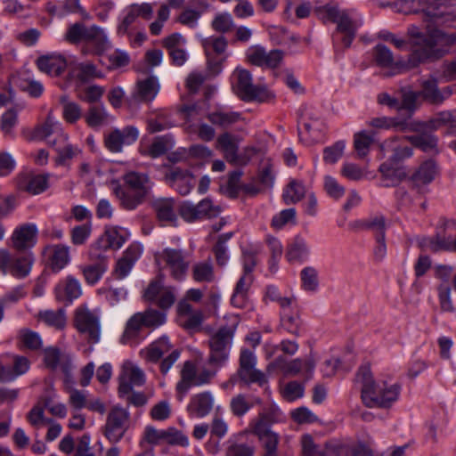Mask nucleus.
I'll use <instances>...</instances> for the list:
<instances>
[{"label":"nucleus","instance_id":"obj_61","mask_svg":"<svg viewBox=\"0 0 456 456\" xmlns=\"http://www.w3.org/2000/svg\"><path fill=\"white\" fill-rule=\"evenodd\" d=\"M170 17V8L167 4H162L157 12V20L151 23L150 31L158 36L161 33L165 22Z\"/></svg>","mask_w":456,"mask_h":456},{"label":"nucleus","instance_id":"obj_51","mask_svg":"<svg viewBox=\"0 0 456 456\" xmlns=\"http://www.w3.org/2000/svg\"><path fill=\"white\" fill-rule=\"evenodd\" d=\"M374 134L368 133L366 131H361L354 134V149L357 152V155L360 158L365 157L370 150V146L373 142Z\"/></svg>","mask_w":456,"mask_h":456},{"label":"nucleus","instance_id":"obj_7","mask_svg":"<svg viewBox=\"0 0 456 456\" xmlns=\"http://www.w3.org/2000/svg\"><path fill=\"white\" fill-rule=\"evenodd\" d=\"M219 369L208 363L206 365L196 364L191 361L184 362L180 370V379L175 386L178 401L182 402L192 387H201L209 384Z\"/></svg>","mask_w":456,"mask_h":456},{"label":"nucleus","instance_id":"obj_32","mask_svg":"<svg viewBox=\"0 0 456 456\" xmlns=\"http://www.w3.org/2000/svg\"><path fill=\"white\" fill-rule=\"evenodd\" d=\"M172 346L167 337H161L148 346L141 349L140 355L147 362H157L166 354L169 353Z\"/></svg>","mask_w":456,"mask_h":456},{"label":"nucleus","instance_id":"obj_10","mask_svg":"<svg viewBox=\"0 0 456 456\" xmlns=\"http://www.w3.org/2000/svg\"><path fill=\"white\" fill-rule=\"evenodd\" d=\"M235 327H222L209 338L210 353L208 363L222 368L228 362Z\"/></svg>","mask_w":456,"mask_h":456},{"label":"nucleus","instance_id":"obj_47","mask_svg":"<svg viewBox=\"0 0 456 456\" xmlns=\"http://www.w3.org/2000/svg\"><path fill=\"white\" fill-rule=\"evenodd\" d=\"M30 367V362L28 358L24 356H15L13 362V373H11L8 370L2 368V373L0 374V380L11 381L16 377L25 374Z\"/></svg>","mask_w":456,"mask_h":456},{"label":"nucleus","instance_id":"obj_28","mask_svg":"<svg viewBox=\"0 0 456 456\" xmlns=\"http://www.w3.org/2000/svg\"><path fill=\"white\" fill-rule=\"evenodd\" d=\"M67 60L61 53H50L40 56L37 60V65L40 71L50 76H60L67 68Z\"/></svg>","mask_w":456,"mask_h":456},{"label":"nucleus","instance_id":"obj_5","mask_svg":"<svg viewBox=\"0 0 456 456\" xmlns=\"http://www.w3.org/2000/svg\"><path fill=\"white\" fill-rule=\"evenodd\" d=\"M126 187L117 186L114 193L120 201V205L126 210H134L142 203L149 194L152 182L145 173L131 171L124 177Z\"/></svg>","mask_w":456,"mask_h":456},{"label":"nucleus","instance_id":"obj_9","mask_svg":"<svg viewBox=\"0 0 456 456\" xmlns=\"http://www.w3.org/2000/svg\"><path fill=\"white\" fill-rule=\"evenodd\" d=\"M232 83L234 92L243 100L265 102L274 97L266 86L254 85L251 73L243 68L234 69Z\"/></svg>","mask_w":456,"mask_h":456},{"label":"nucleus","instance_id":"obj_17","mask_svg":"<svg viewBox=\"0 0 456 456\" xmlns=\"http://www.w3.org/2000/svg\"><path fill=\"white\" fill-rule=\"evenodd\" d=\"M129 420L127 409L116 405L108 414L105 424V436L113 443L118 442L124 436Z\"/></svg>","mask_w":456,"mask_h":456},{"label":"nucleus","instance_id":"obj_29","mask_svg":"<svg viewBox=\"0 0 456 456\" xmlns=\"http://www.w3.org/2000/svg\"><path fill=\"white\" fill-rule=\"evenodd\" d=\"M35 134L40 139H48L56 134L61 142H67L69 135L63 131L61 123L50 111L46 119L35 130Z\"/></svg>","mask_w":456,"mask_h":456},{"label":"nucleus","instance_id":"obj_56","mask_svg":"<svg viewBox=\"0 0 456 456\" xmlns=\"http://www.w3.org/2000/svg\"><path fill=\"white\" fill-rule=\"evenodd\" d=\"M345 148L344 141H338L331 146L326 147L323 150V161L330 165L337 163L343 156Z\"/></svg>","mask_w":456,"mask_h":456},{"label":"nucleus","instance_id":"obj_30","mask_svg":"<svg viewBox=\"0 0 456 456\" xmlns=\"http://www.w3.org/2000/svg\"><path fill=\"white\" fill-rule=\"evenodd\" d=\"M372 57L375 64L380 68L392 69L387 76H394L401 73L403 67L395 61L393 53L384 45H377L372 50Z\"/></svg>","mask_w":456,"mask_h":456},{"label":"nucleus","instance_id":"obj_26","mask_svg":"<svg viewBox=\"0 0 456 456\" xmlns=\"http://www.w3.org/2000/svg\"><path fill=\"white\" fill-rule=\"evenodd\" d=\"M49 174H22L17 177V186L21 191L37 195L49 187Z\"/></svg>","mask_w":456,"mask_h":456},{"label":"nucleus","instance_id":"obj_54","mask_svg":"<svg viewBox=\"0 0 456 456\" xmlns=\"http://www.w3.org/2000/svg\"><path fill=\"white\" fill-rule=\"evenodd\" d=\"M361 226L370 230L374 234L375 238L386 237V221L382 216L370 217L362 221Z\"/></svg>","mask_w":456,"mask_h":456},{"label":"nucleus","instance_id":"obj_38","mask_svg":"<svg viewBox=\"0 0 456 456\" xmlns=\"http://www.w3.org/2000/svg\"><path fill=\"white\" fill-rule=\"evenodd\" d=\"M38 320L45 325L56 330H62L67 323L66 312L60 308L57 310H43L38 313Z\"/></svg>","mask_w":456,"mask_h":456},{"label":"nucleus","instance_id":"obj_44","mask_svg":"<svg viewBox=\"0 0 456 456\" xmlns=\"http://www.w3.org/2000/svg\"><path fill=\"white\" fill-rule=\"evenodd\" d=\"M419 93L420 97L433 104L442 103L440 89L435 78L423 80L421 82V91Z\"/></svg>","mask_w":456,"mask_h":456},{"label":"nucleus","instance_id":"obj_62","mask_svg":"<svg viewBox=\"0 0 456 456\" xmlns=\"http://www.w3.org/2000/svg\"><path fill=\"white\" fill-rule=\"evenodd\" d=\"M27 419L29 424L36 428H40L43 426L46 425V423L52 422L51 419H47L45 416V410L43 406L37 404L35 405L28 413Z\"/></svg>","mask_w":456,"mask_h":456},{"label":"nucleus","instance_id":"obj_11","mask_svg":"<svg viewBox=\"0 0 456 456\" xmlns=\"http://www.w3.org/2000/svg\"><path fill=\"white\" fill-rule=\"evenodd\" d=\"M34 257L31 253L12 256L7 249H0V271L15 278H25L31 271Z\"/></svg>","mask_w":456,"mask_h":456},{"label":"nucleus","instance_id":"obj_20","mask_svg":"<svg viewBox=\"0 0 456 456\" xmlns=\"http://www.w3.org/2000/svg\"><path fill=\"white\" fill-rule=\"evenodd\" d=\"M246 57L253 65L274 69L281 64L284 53L278 49L267 52L263 46L256 45L248 48Z\"/></svg>","mask_w":456,"mask_h":456},{"label":"nucleus","instance_id":"obj_4","mask_svg":"<svg viewBox=\"0 0 456 456\" xmlns=\"http://www.w3.org/2000/svg\"><path fill=\"white\" fill-rule=\"evenodd\" d=\"M410 43L412 47V57L419 62L424 61L441 50L436 47L456 44V33L447 34L437 28H428L427 34L419 28L411 26L408 29Z\"/></svg>","mask_w":456,"mask_h":456},{"label":"nucleus","instance_id":"obj_46","mask_svg":"<svg viewBox=\"0 0 456 456\" xmlns=\"http://www.w3.org/2000/svg\"><path fill=\"white\" fill-rule=\"evenodd\" d=\"M241 435H234L227 441L225 450L226 456H254V447L247 444L238 443V439Z\"/></svg>","mask_w":456,"mask_h":456},{"label":"nucleus","instance_id":"obj_52","mask_svg":"<svg viewBox=\"0 0 456 456\" xmlns=\"http://www.w3.org/2000/svg\"><path fill=\"white\" fill-rule=\"evenodd\" d=\"M62 145H57L56 142H50L53 146H55V150L58 153V159L61 163H65L68 160H70L77 156H78L81 152V150L75 145L68 143L67 142H61Z\"/></svg>","mask_w":456,"mask_h":456},{"label":"nucleus","instance_id":"obj_34","mask_svg":"<svg viewBox=\"0 0 456 456\" xmlns=\"http://www.w3.org/2000/svg\"><path fill=\"white\" fill-rule=\"evenodd\" d=\"M85 43L102 53L110 47V42L105 30L98 26L88 27Z\"/></svg>","mask_w":456,"mask_h":456},{"label":"nucleus","instance_id":"obj_25","mask_svg":"<svg viewBox=\"0 0 456 456\" xmlns=\"http://www.w3.org/2000/svg\"><path fill=\"white\" fill-rule=\"evenodd\" d=\"M214 404L213 393L203 391L191 396L186 410L191 418L202 419L212 411Z\"/></svg>","mask_w":456,"mask_h":456},{"label":"nucleus","instance_id":"obj_31","mask_svg":"<svg viewBox=\"0 0 456 456\" xmlns=\"http://www.w3.org/2000/svg\"><path fill=\"white\" fill-rule=\"evenodd\" d=\"M310 256V247L307 241L301 236H296L288 245L285 254L289 263H303Z\"/></svg>","mask_w":456,"mask_h":456},{"label":"nucleus","instance_id":"obj_48","mask_svg":"<svg viewBox=\"0 0 456 456\" xmlns=\"http://www.w3.org/2000/svg\"><path fill=\"white\" fill-rule=\"evenodd\" d=\"M211 27L216 32L225 34L233 30L235 23L230 12H222L215 14Z\"/></svg>","mask_w":456,"mask_h":456},{"label":"nucleus","instance_id":"obj_43","mask_svg":"<svg viewBox=\"0 0 456 456\" xmlns=\"http://www.w3.org/2000/svg\"><path fill=\"white\" fill-rule=\"evenodd\" d=\"M69 247L55 245L52 249L51 265L53 271L62 270L70 262Z\"/></svg>","mask_w":456,"mask_h":456},{"label":"nucleus","instance_id":"obj_64","mask_svg":"<svg viewBox=\"0 0 456 456\" xmlns=\"http://www.w3.org/2000/svg\"><path fill=\"white\" fill-rule=\"evenodd\" d=\"M104 87L98 85L86 86L79 95L80 99L89 103H94L101 101L104 94Z\"/></svg>","mask_w":456,"mask_h":456},{"label":"nucleus","instance_id":"obj_6","mask_svg":"<svg viewBox=\"0 0 456 456\" xmlns=\"http://www.w3.org/2000/svg\"><path fill=\"white\" fill-rule=\"evenodd\" d=\"M300 444L303 456H373L372 450L362 443L350 448H345L335 441L319 444L311 435L305 434Z\"/></svg>","mask_w":456,"mask_h":456},{"label":"nucleus","instance_id":"obj_57","mask_svg":"<svg viewBox=\"0 0 456 456\" xmlns=\"http://www.w3.org/2000/svg\"><path fill=\"white\" fill-rule=\"evenodd\" d=\"M88 27L82 23L69 25L64 34V39L71 44L85 42Z\"/></svg>","mask_w":456,"mask_h":456},{"label":"nucleus","instance_id":"obj_13","mask_svg":"<svg viewBox=\"0 0 456 456\" xmlns=\"http://www.w3.org/2000/svg\"><path fill=\"white\" fill-rule=\"evenodd\" d=\"M240 140L237 136L231 133L225 132L221 134L216 142V149L220 151L225 159L234 165H246L249 159L256 153L254 148L245 149L243 157L238 153Z\"/></svg>","mask_w":456,"mask_h":456},{"label":"nucleus","instance_id":"obj_50","mask_svg":"<svg viewBox=\"0 0 456 456\" xmlns=\"http://www.w3.org/2000/svg\"><path fill=\"white\" fill-rule=\"evenodd\" d=\"M18 338L20 346L29 350H37L43 345L40 335L30 330H21Z\"/></svg>","mask_w":456,"mask_h":456},{"label":"nucleus","instance_id":"obj_3","mask_svg":"<svg viewBox=\"0 0 456 456\" xmlns=\"http://www.w3.org/2000/svg\"><path fill=\"white\" fill-rule=\"evenodd\" d=\"M314 13L323 23H336L337 31L333 37L335 48L339 44L345 48L351 45L356 30L362 25V17L354 9H339L338 5L327 4L316 7Z\"/></svg>","mask_w":456,"mask_h":456},{"label":"nucleus","instance_id":"obj_58","mask_svg":"<svg viewBox=\"0 0 456 456\" xmlns=\"http://www.w3.org/2000/svg\"><path fill=\"white\" fill-rule=\"evenodd\" d=\"M287 224H296L295 208L283 209L272 219V226L274 229L281 230Z\"/></svg>","mask_w":456,"mask_h":456},{"label":"nucleus","instance_id":"obj_49","mask_svg":"<svg viewBox=\"0 0 456 456\" xmlns=\"http://www.w3.org/2000/svg\"><path fill=\"white\" fill-rule=\"evenodd\" d=\"M79 270L86 282L89 285H94L102 279L106 268L102 264H93L80 265Z\"/></svg>","mask_w":456,"mask_h":456},{"label":"nucleus","instance_id":"obj_35","mask_svg":"<svg viewBox=\"0 0 456 456\" xmlns=\"http://www.w3.org/2000/svg\"><path fill=\"white\" fill-rule=\"evenodd\" d=\"M153 208L158 219L165 225L175 224L177 218L173 199H158L154 201Z\"/></svg>","mask_w":456,"mask_h":456},{"label":"nucleus","instance_id":"obj_18","mask_svg":"<svg viewBox=\"0 0 456 456\" xmlns=\"http://www.w3.org/2000/svg\"><path fill=\"white\" fill-rule=\"evenodd\" d=\"M160 89L159 79L156 76H150L144 79H139L130 97L126 100L130 108H136L141 102H151L158 95Z\"/></svg>","mask_w":456,"mask_h":456},{"label":"nucleus","instance_id":"obj_8","mask_svg":"<svg viewBox=\"0 0 456 456\" xmlns=\"http://www.w3.org/2000/svg\"><path fill=\"white\" fill-rule=\"evenodd\" d=\"M155 262L160 270H166L178 281L185 280L191 265L188 253L182 248H165L155 254Z\"/></svg>","mask_w":456,"mask_h":456},{"label":"nucleus","instance_id":"obj_12","mask_svg":"<svg viewBox=\"0 0 456 456\" xmlns=\"http://www.w3.org/2000/svg\"><path fill=\"white\" fill-rule=\"evenodd\" d=\"M74 323L77 330L86 335L90 341H100L101 325L98 311L91 310L86 305H80L76 309Z\"/></svg>","mask_w":456,"mask_h":456},{"label":"nucleus","instance_id":"obj_53","mask_svg":"<svg viewBox=\"0 0 456 456\" xmlns=\"http://www.w3.org/2000/svg\"><path fill=\"white\" fill-rule=\"evenodd\" d=\"M62 103L63 119L69 124H74L82 118V109L75 102H69L65 98L61 100Z\"/></svg>","mask_w":456,"mask_h":456},{"label":"nucleus","instance_id":"obj_55","mask_svg":"<svg viewBox=\"0 0 456 456\" xmlns=\"http://www.w3.org/2000/svg\"><path fill=\"white\" fill-rule=\"evenodd\" d=\"M239 376L241 380L248 384L257 383L258 385L263 386L266 383L265 374L261 370L256 369V366L240 367Z\"/></svg>","mask_w":456,"mask_h":456},{"label":"nucleus","instance_id":"obj_33","mask_svg":"<svg viewBox=\"0 0 456 456\" xmlns=\"http://www.w3.org/2000/svg\"><path fill=\"white\" fill-rule=\"evenodd\" d=\"M114 117L109 113L104 105L91 106L85 115V120L88 126L98 129L114 120Z\"/></svg>","mask_w":456,"mask_h":456},{"label":"nucleus","instance_id":"obj_39","mask_svg":"<svg viewBox=\"0 0 456 456\" xmlns=\"http://www.w3.org/2000/svg\"><path fill=\"white\" fill-rule=\"evenodd\" d=\"M208 118L213 125L225 128L240 121L241 114L240 112L220 109L208 113Z\"/></svg>","mask_w":456,"mask_h":456},{"label":"nucleus","instance_id":"obj_42","mask_svg":"<svg viewBox=\"0 0 456 456\" xmlns=\"http://www.w3.org/2000/svg\"><path fill=\"white\" fill-rule=\"evenodd\" d=\"M437 174L436 164L428 160L423 162L412 175V180L416 185H424L431 183Z\"/></svg>","mask_w":456,"mask_h":456},{"label":"nucleus","instance_id":"obj_36","mask_svg":"<svg viewBox=\"0 0 456 456\" xmlns=\"http://www.w3.org/2000/svg\"><path fill=\"white\" fill-rule=\"evenodd\" d=\"M191 278L197 283H212L216 279L211 260L196 262L191 266Z\"/></svg>","mask_w":456,"mask_h":456},{"label":"nucleus","instance_id":"obj_37","mask_svg":"<svg viewBox=\"0 0 456 456\" xmlns=\"http://www.w3.org/2000/svg\"><path fill=\"white\" fill-rule=\"evenodd\" d=\"M300 286L301 289L309 294H315L319 290V272L311 265L304 267L300 271Z\"/></svg>","mask_w":456,"mask_h":456},{"label":"nucleus","instance_id":"obj_1","mask_svg":"<svg viewBox=\"0 0 456 456\" xmlns=\"http://www.w3.org/2000/svg\"><path fill=\"white\" fill-rule=\"evenodd\" d=\"M405 141H409L411 144L421 149L423 151H435L437 146L436 137L428 133L403 138L395 137L385 141L380 145L381 151H390L393 152V155L389 161L381 164L379 167V171L383 176L384 186H393L406 176V172L399 161L411 157L412 151L408 146L403 145Z\"/></svg>","mask_w":456,"mask_h":456},{"label":"nucleus","instance_id":"obj_15","mask_svg":"<svg viewBox=\"0 0 456 456\" xmlns=\"http://www.w3.org/2000/svg\"><path fill=\"white\" fill-rule=\"evenodd\" d=\"M144 250L139 241L132 242L116 261L112 275L117 280L126 278L132 272L135 263L141 258Z\"/></svg>","mask_w":456,"mask_h":456},{"label":"nucleus","instance_id":"obj_40","mask_svg":"<svg viewBox=\"0 0 456 456\" xmlns=\"http://www.w3.org/2000/svg\"><path fill=\"white\" fill-rule=\"evenodd\" d=\"M201 44L208 58L215 54L224 55L228 46V42L223 36L206 37L202 40Z\"/></svg>","mask_w":456,"mask_h":456},{"label":"nucleus","instance_id":"obj_60","mask_svg":"<svg viewBox=\"0 0 456 456\" xmlns=\"http://www.w3.org/2000/svg\"><path fill=\"white\" fill-rule=\"evenodd\" d=\"M443 126H450L451 128L456 126V118L452 112L442 111L427 124L430 129H438Z\"/></svg>","mask_w":456,"mask_h":456},{"label":"nucleus","instance_id":"obj_21","mask_svg":"<svg viewBox=\"0 0 456 456\" xmlns=\"http://www.w3.org/2000/svg\"><path fill=\"white\" fill-rule=\"evenodd\" d=\"M139 137V130L134 126H127L122 129L115 128L105 135L104 142L111 152H120L124 146L133 144Z\"/></svg>","mask_w":456,"mask_h":456},{"label":"nucleus","instance_id":"obj_23","mask_svg":"<svg viewBox=\"0 0 456 456\" xmlns=\"http://www.w3.org/2000/svg\"><path fill=\"white\" fill-rule=\"evenodd\" d=\"M144 298L162 309L171 307L175 300V289L163 285L161 279L151 281L144 291Z\"/></svg>","mask_w":456,"mask_h":456},{"label":"nucleus","instance_id":"obj_2","mask_svg":"<svg viewBox=\"0 0 456 456\" xmlns=\"http://www.w3.org/2000/svg\"><path fill=\"white\" fill-rule=\"evenodd\" d=\"M362 383V400L369 408H390L402 392V385L392 379L374 380L368 367H362L357 374Z\"/></svg>","mask_w":456,"mask_h":456},{"label":"nucleus","instance_id":"obj_59","mask_svg":"<svg viewBox=\"0 0 456 456\" xmlns=\"http://www.w3.org/2000/svg\"><path fill=\"white\" fill-rule=\"evenodd\" d=\"M305 187L299 183L293 181L283 192V199L286 204H294L298 202L305 195Z\"/></svg>","mask_w":456,"mask_h":456},{"label":"nucleus","instance_id":"obj_19","mask_svg":"<svg viewBox=\"0 0 456 456\" xmlns=\"http://www.w3.org/2000/svg\"><path fill=\"white\" fill-rule=\"evenodd\" d=\"M37 234L38 229L36 224H21L16 226L11 234V247L17 251L28 250L37 244Z\"/></svg>","mask_w":456,"mask_h":456},{"label":"nucleus","instance_id":"obj_16","mask_svg":"<svg viewBox=\"0 0 456 456\" xmlns=\"http://www.w3.org/2000/svg\"><path fill=\"white\" fill-rule=\"evenodd\" d=\"M273 365L279 367L286 375H302L309 379L313 377L315 370V358L313 354H310L305 358H295L289 362H284L282 358L280 357L274 363L269 364L267 370H270Z\"/></svg>","mask_w":456,"mask_h":456},{"label":"nucleus","instance_id":"obj_41","mask_svg":"<svg viewBox=\"0 0 456 456\" xmlns=\"http://www.w3.org/2000/svg\"><path fill=\"white\" fill-rule=\"evenodd\" d=\"M144 326L142 313H136L132 315L126 322L125 331L121 337L122 344L132 343L138 336L139 331Z\"/></svg>","mask_w":456,"mask_h":456},{"label":"nucleus","instance_id":"obj_14","mask_svg":"<svg viewBox=\"0 0 456 456\" xmlns=\"http://www.w3.org/2000/svg\"><path fill=\"white\" fill-rule=\"evenodd\" d=\"M145 382V373L136 363L130 360L122 362L118 375V396L128 395L134 387H142Z\"/></svg>","mask_w":456,"mask_h":456},{"label":"nucleus","instance_id":"obj_24","mask_svg":"<svg viewBox=\"0 0 456 456\" xmlns=\"http://www.w3.org/2000/svg\"><path fill=\"white\" fill-rule=\"evenodd\" d=\"M164 180L181 195L189 194L196 183L195 176L189 170L180 167L168 169L165 174Z\"/></svg>","mask_w":456,"mask_h":456},{"label":"nucleus","instance_id":"obj_63","mask_svg":"<svg viewBox=\"0 0 456 456\" xmlns=\"http://www.w3.org/2000/svg\"><path fill=\"white\" fill-rule=\"evenodd\" d=\"M200 17V12L192 8H186L178 15L176 20L185 27L195 28L198 26Z\"/></svg>","mask_w":456,"mask_h":456},{"label":"nucleus","instance_id":"obj_45","mask_svg":"<svg viewBox=\"0 0 456 456\" xmlns=\"http://www.w3.org/2000/svg\"><path fill=\"white\" fill-rule=\"evenodd\" d=\"M172 143L165 137H156L151 145L141 146L140 152L144 156L156 159L165 154L170 148Z\"/></svg>","mask_w":456,"mask_h":456},{"label":"nucleus","instance_id":"obj_22","mask_svg":"<svg viewBox=\"0 0 456 456\" xmlns=\"http://www.w3.org/2000/svg\"><path fill=\"white\" fill-rule=\"evenodd\" d=\"M130 232L120 226H108L104 232L93 244V248L106 251L119 249L130 238Z\"/></svg>","mask_w":456,"mask_h":456},{"label":"nucleus","instance_id":"obj_27","mask_svg":"<svg viewBox=\"0 0 456 456\" xmlns=\"http://www.w3.org/2000/svg\"><path fill=\"white\" fill-rule=\"evenodd\" d=\"M54 293L58 301L72 302L81 296L82 287L77 279L69 275L56 284Z\"/></svg>","mask_w":456,"mask_h":456}]
</instances>
